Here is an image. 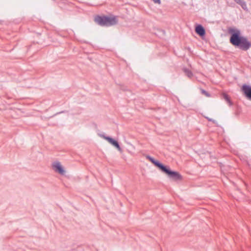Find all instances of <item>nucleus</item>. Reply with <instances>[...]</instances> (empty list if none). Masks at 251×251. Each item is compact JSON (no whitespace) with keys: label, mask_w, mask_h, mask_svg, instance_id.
I'll return each instance as SVG.
<instances>
[{"label":"nucleus","mask_w":251,"mask_h":251,"mask_svg":"<svg viewBox=\"0 0 251 251\" xmlns=\"http://www.w3.org/2000/svg\"><path fill=\"white\" fill-rule=\"evenodd\" d=\"M228 32L231 35L229 41L232 45L245 51L251 47V43L246 37L241 36L239 29L230 28L228 29Z\"/></svg>","instance_id":"obj_1"},{"label":"nucleus","mask_w":251,"mask_h":251,"mask_svg":"<svg viewBox=\"0 0 251 251\" xmlns=\"http://www.w3.org/2000/svg\"><path fill=\"white\" fill-rule=\"evenodd\" d=\"M95 20L96 23L102 26H111L117 23V20L115 17H109L97 16Z\"/></svg>","instance_id":"obj_2"},{"label":"nucleus","mask_w":251,"mask_h":251,"mask_svg":"<svg viewBox=\"0 0 251 251\" xmlns=\"http://www.w3.org/2000/svg\"><path fill=\"white\" fill-rule=\"evenodd\" d=\"M162 172L168 175V177L174 180H180L182 179L181 175L178 172L171 170L169 167L164 166L161 170Z\"/></svg>","instance_id":"obj_3"},{"label":"nucleus","mask_w":251,"mask_h":251,"mask_svg":"<svg viewBox=\"0 0 251 251\" xmlns=\"http://www.w3.org/2000/svg\"><path fill=\"white\" fill-rule=\"evenodd\" d=\"M100 136L104 139L105 140H107L110 144H111L113 146L116 147L120 152H122L123 151L122 149L120 147L118 142L117 141L114 140L111 137H110L109 136H106L103 134L100 135Z\"/></svg>","instance_id":"obj_4"},{"label":"nucleus","mask_w":251,"mask_h":251,"mask_svg":"<svg viewBox=\"0 0 251 251\" xmlns=\"http://www.w3.org/2000/svg\"><path fill=\"white\" fill-rule=\"evenodd\" d=\"M52 167L55 172H57L61 175H64L65 173L64 169L59 161L53 162L52 164Z\"/></svg>","instance_id":"obj_5"},{"label":"nucleus","mask_w":251,"mask_h":251,"mask_svg":"<svg viewBox=\"0 0 251 251\" xmlns=\"http://www.w3.org/2000/svg\"><path fill=\"white\" fill-rule=\"evenodd\" d=\"M242 91L249 100H251V86L244 84L242 86Z\"/></svg>","instance_id":"obj_6"},{"label":"nucleus","mask_w":251,"mask_h":251,"mask_svg":"<svg viewBox=\"0 0 251 251\" xmlns=\"http://www.w3.org/2000/svg\"><path fill=\"white\" fill-rule=\"evenodd\" d=\"M146 158L150 160L152 163H153L155 166L158 167L160 170L163 168L164 166L162 163H160L158 161L155 160L152 157L147 155L146 156Z\"/></svg>","instance_id":"obj_7"},{"label":"nucleus","mask_w":251,"mask_h":251,"mask_svg":"<svg viewBox=\"0 0 251 251\" xmlns=\"http://www.w3.org/2000/svg\"><path fill=\"white\" fill-rule=\"evenodd\" d=\"M196 32L201 36H203L205 34V31L204 27L201 25H199L196 26Z\"/></svg>","instance_id":"obj_8"},{"label":"nucleus","mask_w":251,"mask_h":251,"mask_svg":"<svg viewBox=\"0 0 251 251\" xmlns=\"http://www.w3.org/2000/svg\"><path fill=\"white\" fill-rule=\"evenodd\" d=\"M237 3L240 4L242 8L244 10L247 9V6L246 2L242 0H237V1H235Z\"/></svg>","instance_id":"obj_9"},{"label":"nucleus","mask_w":251,"mask_h":251,"mask_svg":"<svg viewBox=\"0 0 251 251\" xmlns=\"http://www.w3.org/2000/svg\"><path fill=\"white\" fill-rule=\"evenodd\" d=\"M183 71L185 73V74L189 77L191 78L193 76V74L191 72V71H190L189 69L184 68L183 69Z\"/></svg>","instance_id":"obj_10"},{"label":"nucleus","mask_w":251,"mask_h":251,"mask_svg":"<svg viewBox=\"0 0 251 251\" xmlns=\"http://www.w3.org/2000/svg\"><path fill=\"white\" fill-rule=\"evenodd\" d=\"M223 97L224 99L229 103V105H231V102L227 95L224 94Z\"/></svg>","instance_id":"obj_11"},{"label":"nucleus","mask_w":251,"mask_h":251,"mask_svg":"<svg viewBox=\"0 0 251 251\" xmlns=\"http://www.w3.org/2000/svg\"><path fill=\"white\" fill-rule=\"evenodd\" d=\"M201 93H202V94L204 95L206 97H209L210 96V95L209 94V93L207 91L204 90H203V89L201 90Z\"/></svg>","instance_id":"obj_12"},{"label":"nucleus","mask_w":251,"mask_h":251,"mask_svg":"<svg viewBox=\"0 0 251 251\" xmlns=\"http://www.w3.org/2000/svg\"><path fill=\"white\" fill-rule=\"evenodd\" d=\"M152 1L155 3H158V4H160L161 3V0H152Z\"/></svg>","instance_id":"obj_13"},{"label":"nucleus","mask_w":251,"mask_h":251,"mask_svg":"<svg viewBox=\"0 0 251 251\" xmlns=\"http://www.w3.org/2000/svg\"><path fill=\"white\" fill-rule=\"evenodd\" d=\"M234 0L235 1H237V0Z\"/></svg>","instance_id":"obj_14"},{"label":"nucleus","mask_w":251,"mask_h":251,"mask_svg":"<svg viewBox=\"0 0 251 251\" xmlns=\"http://www.w3.org/2000/svg\"><path fill=\"white\" fill-rule=\"evenodd\" d=\"M234 0L235 1H237V0Z\"/></svg>","instance_id":"obj_15"}]
</instances>
